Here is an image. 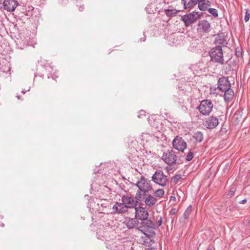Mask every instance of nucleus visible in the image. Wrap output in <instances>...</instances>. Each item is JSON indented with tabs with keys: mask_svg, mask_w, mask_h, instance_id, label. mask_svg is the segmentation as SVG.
<instances>
[{
	"mask_svg": "<svg viewBox=\"0 0 250 250\" xmlns=\"http://www.w3.org/2000/svg\"><path fill=\"white\" fill-rule=\"evenodd\" d=\"M182 2L185 9L191 8L196 5L193 0H182Z\"/></svg>",
	"mask_w": 250,
	"mask_h": 250,
	"instance_id": "nucleus-20",
	"label": "nucleus"
},
{
	"mask_svg": "<svg viewBox=\"0 0 250 250\" xmlns=\"http://www.w3.org/2000/svg\"><path fill=\"white\" fill-rule=\"evenodd\" d=\"M247 202V200L246 199H243L241 201V204H245Z\"/></svg>",
	"mask_w": 250,
	"mask_h": 250,
	"instance_id": "nucleus-37",
	"label": "nucleus"
},
{
	"mask_svg": "<svg viewBox=\"0 0 250 250\" xmlns=\"http://www.w3.org/2000/svg\"><path fill=\"white\" fill-rule=\"evenodd\" d=\"M122 202L124 203L126 208H135L138 203V202L135 200L132 197L124 195L122 198Z\"/></svg>",
	"mask_w": 250,
	"mask_h": 250,
	"instance_id": "nucleus-9",
	"label": "nucleus"
},
{
	"mask_svg": "<svg viewBox=\"0 0 250 250\" xmlns=\"http://www.w3.org/2000/svg\"><path fill=\"white\" fill-rule=\"evenodd\" d=\"M219 124L218 119L214 116L207 118L205 122V126L208 129H213L216 127Z\"/></svg>",
	"mask_w": 250,
	"mask_h": 250,
	"instance_id": "nucleus-13",
	"label": "nucleus"
},
{
	"mask_svg": "<svg viewBox=\"0 0 250 250\" xmlns=\"http://www.w3.org/2000/svg\"><path fill=\"white\" fill-rule=\"evenodd\" d=\"M179 11L176 9H167L165 10L166 14L169 17H172L177 14Z\"/></svg>",
	"mask_w": 250,
	"mask_h": 250,
	"instance_id": "nucleus-22",
	"label": "nucleus"
},
{
	"mask_svg": "<svg viewBox=\"0 0 250 250\" xmlns=\"http://www.w3.org/2000/svg\"><path fill=\"white\" fill-rule=\"evenodd\" d=\"M213 106V104L211 101L206 99L201 102L197 108L201 114L204 115H208L211 112Z\"/></svg>",
	"mask_w": 250,
	"mask_h": 250,
	"instance_id": "nucleus-4",
	"label": "nucleus"
},
{
	"mask_svg": "<svg viewBox=\"0 0 250 250\" xmlns=\"http://www.w3.org/2000/svg\"><path fill=\"white\" fill-rule=\"evenodd\" d=\"M202 0H193V1H194V3H195V4L196 5L197 4H198L200 1H201Z\"/></svg>",
	"mask_w": 250,
	"mask_h": 250,
	"instance_id": "nucleus-38",
	"label": "nucleus"
},
{
	"mask_svg": "<svg viewBox=\"0 0 250 250\" xmlns=\"http://www.w3.org/2000/svg\"><path fill=\"white\" fill-rule=\"evenodd\" d=\"M208 12L215 17H217L218 16V11L215 8H208Z\"/></svg>",
	"mask_w": 250,
	"mask_h": 250,
	"instance_id": "nucleus-26",
	"label": "nucleus"
},
{
	"mask_svg": "<svg viewBox=\"0 0 250 250\" xmlns=\"http://www.w3.org/2000/svg\"><path fill=\"white\" fill-rule=\"evenodd\" d=\"M231 84L228 78L223 77L220 78L218 82V88L219 90L223 93L225 90L230 87Z\"/></svg>",
	"mask_w": 250,
	"mask_h": 250,
	"instance_id": "nucleus-11",
	"label": "nucleus"
},
{
	"mask_svg": "<svg viewBox=\"0 0 250 250\" xmlns=\"http://www.w3.org/2000/svg\"><path fill=\"white\" fill-rule=\"evenodd\" d=\"M193 138L197 142H201L203 141L204 138L203 134L200 131H197L194 133Z\"/></svg>",
	"mask_w": 250,
	"mask_h": 250,
	"instance_id": "nucleus-21",
	"label": "nucleus"
},
{
	"mask_svg": "<svg viewBox=\"0 0 250 250\" xmlns=\"http://www.w3.org/2000/svg\"><path fill=\"white\" fill-rule=\"evenodd\" d=\"M136 186L140 191L144 193L147 192L152 189L151 182L147 179L142 176L137 183Z\"/></svg>",
	"mask_w": 250,
	"mask_h": 250,
	"instance_id": "nucleus-6",
	"label": "nucleus"
},
{
	"mask_svg": "<svg viewBox=\"0 0 250 250\" xmlns=\"http://www.w3.org/2000/svg\"><path fill=\"white\" fill-rule=\"evenodd\" d=\"M162 159L167 164L171 165L176 162V156L172 150H170L166 153H164L162 156Z\"/></svg>",
	"mask_w": 250,
	"mask_h": 250,
	"instance_id": "nucleus-10",
	"label": "nucleus"
},
{
	"mask_svg": "<svg viewBox=\"0 0 250 250\" xmlns=\"http://www.w3.org/2000/svg\"><path fill=\"white\" fill-rule=\"evenodd\" d=\"M146 116V111L145 110H141L138 115V118H141Z\"/></svg>",
	"mask_w": 250,
	"mask_h": 250,
	"instance_id": "nucleus-32",
	"label": "nucleus"
},
{
	"mask_svg": "<svg viewBox=\"0 0 250 250\" xmlns=\"http://www.w3.org/2000/svg\"><path fill=\"white\" fill-rule=\"evenodd\" d=\"M248 224L250 225V219L248 221Z\"/></svg>",
	"mask_w": 250,
	"mask_h": 250,
	"instance_id": "nucleus-41",
	"label": "nucleus"
},
{
	"mask_svg": "<svg viewBox=\"0 0 250 250\" xmlns=\"http://www.w3.org/2000/svg\"><path fill=\"white\" fill-rule=\"evenodd\" d=\"M210 25L206 20L200 21L198 24V30L202 32H208L210 31Z\"/></svg>",
	"mask_w": 250,
	"mask_h": 250,
	"instance_id": "nucleus-16",
	"label": "nucleus"
},
{
	"mask_svg": "<svg viewBox=\"0 0 250 250\" xmlns=\"http://www.w3.org/2000/svg\"><path fill=\"white\" fill-rule=\"evenodd\" d=\"M249 19H250V15H249V14H247V13H246V15L245 16V19H244L245 21H248Z\"/></svg>",
	"mask_w": 250,
	"mask_h": 250,
	"instance_id": "nucleus-34",
	"label": "nucleus"
},
{
	"mask_svg": "<svg viewBox=\"0 0 250 250\" xmlns=\"http://www.w3.org/2000/svg\"><path fill=\"white\" fill-rule=\"evenodd\" d=\"M182 178L180 175H176L173 177V181L174 183H177L179 180Z\"/></svg>",
	"mask_w": 250,
	"mask_h": 250,
	"instance_id": "nucleus-31",
	"label": "nucleus"
},
{
	"mask_svg": "<svg viewBox=\"0 0 250 250\" xmlns=\"http://www.w3.org/2000/svg\"><path fill=\"white\" fill-rule=\"evenodd\" d=\"M124 203L116 202L112 207V213L115 214H123L127 211Z\"/></svg>",
	"mask_w": 250,
	"mask_h": 250,
	"instance_id": "nucleus-12",
	"label": "nucleus"
},
{
	"mask_svg": "<svg viewBox=\"0 0 250 250\" xmlns=\"http://www.w3.org/2000/svg\"><path fill=\"white\" fill-rule=\"evenodd\" d=\"M144 201L146 206L152 207L154 205L157 201L156 198L150 194H144Z\"/></svg>",
	"mask_w": 250,
	"mask_h": 250,
	"instance_id": "nucleus-17",
	"label": "nucleus"
},
{
	"mask_svg": "<svg viewBox=\"0 0 250 250\" xmlns=\"http://www.w3.org/2000/svg\"><path fill=\"white\" fill-rule=\"evenodd\" d=\"M165 193V191L163 189H159L155 190L154 192V195L159 198L162 197Z\"/></svg>",
	"mask_w": 250,
	"mask_h": 250,
	"instance_id": "nucleus-25",
	"label": "nucleus"
},
{
	"mask_svg": "<svg viewBox=\"0 0 250 250\" xmlns=\"http://www.w3.org/2000/svg\"><path fill=\"white\" fill-rule=\"evenodd\" d=\"M218 91H219V88H218V87H211L210 88V94H215V95L219 94L220 93H219Z\"/></svg>",
	"mask_w": 250,
	"mask_h": 250,
	"instance_id": "nucleus-27",
	"label": "nucleus"
},
{
	"mask_svg": "<svg viewBox=\"0 0 250 250\" xmlns=\"http://www.w3.org/2000/svg\"><path fill=\"white\" fill-rule=\"evenodd\" d=\"M137 229L150 238L155 236V233L152 230L155 229L154 222L150 220L146 219L141 221Z\"/></svg>",
	"mask_w": 250,
	"mask_h": 250,
	"instance_id": "nucleus-1",
	"label": "nucleus"
},
{
	"mask_svg": "<svg viewBox=\"0 0 250 250\" xmlns=\"http://www.w3.org/2000/svg\"><path fill=\"white\" fill-rule=\"evenodd\" d=\"M22 92L23 93V94H25V92L24 91H22Z\"/></svg>",
	"mask_w": 250,
	"mask_h": 250,
	"instance_id": "nucleus-43",
	"label": "nucleus"
},
{
	"mask_svg": "<svg viewBox=\"0 0 250 250\" xmlns=\"http://www.w3.org/2000/svg\"><path fill=\"white\" fill-rule=\"evenodd\" d=\"M172 145L173 147L182 152L187 147V144L185 141L181 138L179 136H176L172 142Z\"/></svg>",
	"mask_w": 250,
	"mask_h": 250,
	"instance_id": "nucleus-7",
	"label": "nucleus"
},
{
	"mask_svg": "<svg viewBox=\"0 0 250 250\" xmlns=\"http://www.w3.org/2000/svg\"><path fill=\"white\" fill-rule=\"evenodd\" d=\"M201 15L198 12H192L188 14L183 16L181 20L183 21L186 27L188 26L190 24L195 22L200 18Z\"/></svg>",
	"mask_w": 250,
	"mask_h": 250,
	"instance_id": "nucleus-5",
	"label": "nucleus"
},
{
	"mask_svg": "<svg viewBox=\"0 0 250 250\" xmlns=\"http://www.w3.org/2000/svg\"><path fill=\"white\" fill-rule=\"evenodd\" d=\"M235 54L237 57L242 58L243 56L242 49L241 48H237Z\"/></svg>",
	"mask_w": 250,
	"mask_h": 250,
	"instance_id": "nucleus-28",
	"label": "nucleus"
},
{
	"mask_svg": "<svg viewBox=\"0 0 250 250\" xmlns=\"http://www.w3.org/2000/svg\"><path fill=\"white\" fill-rule=\"evenodd\" d=\"M162 219L161 217H160L159 219L157 221V222L156 223L154 222L155 229H158V227H160L162 225Z\"/></svg>",
	"mask_w": 250,
	"mask_h": 250,
	"instance_id": "nucleus-29",
	"label": "nucleus"
},
{
	"mask_svg": "<svg viewBox=\"0 0 250 250\" xmlns=\"http://www.w3.org/2000/svg\"><path fill=\"white\" fill-rule=\"evenodd\" d=\"M193 156V152L191 151H189L187 156L186 160L188 161H190V160H191L192 159Z\"/></svg>",
	"mask_w": 250,
	"mask_h": 250,
	"instance_id": "nucleus-30",
	"label": "nucleus"
},
{
	"mask_svg": "<svg viewBox=\"0 0 250 250\" xmlns=\"http://www.w3.org/2000/svg\"><path fill=\"white\" fill-rule=\"evenodd\" d=\"M152 180L155 184L163 187H166L168 183L167 176L160 170H157L152 175Z\"/></svg>",
	"mask_w": 250,
	"mask_h": 250,
	"instance_id": "nucleus-3",
	"label": "nucleus"
},
{
	"mask_svg": "<svg viewBox=\"0 0 250 250\" xmlns=\"http://www.w3.org/2000/svg\"><path fill=\"white\" fill-rule=\"evenodd\" d=\"M18 5L16 0H4L3 2L4 9L9 12L15 11Z\"/></svg>",
	"mask_w": 250,
	"mask_h": 250,
	"instance_id": "nucleus-15",
	"label": "nucleus"
},
{
	"mask_svg": "<svg viewBox=\"0 0 250 250\" xmlns=\"http://www.w3.org/2000/svg\"><path fill=\"white\" fill-rule=\"evenodd\" d=\"M150 120H151L150 119H149L148 121L150 122Z\"/></svg>",
	"mask_w": 250,
	"mask_h": 250,
	"instance_id": "nucleus-45",
	"label": "nucleus"
},
{
	"mask_svg": "<svg viewBox=\"0 0 250 250\" xmlns=\"http://www.w3.org/2000/svg\"><path fill=\"white\" fill-rule=\"evenodd\" d=\"M135 210V217L141 221L147 219L148 213L146 208L136 207Z\"/></svg>",
	"mask_w": 250,
	"mask_h": 250,
	"instance_id": "nucleus-8",
	"label": "nucleus"
},
{
	"mask_svg": "<svg viewBox=\"0 0 250 250\" xmlns=\"http://www.w3.org/2000/svg\"><path fill=\"white\" fill-rule=\"evenodd\" d=\"M211 5V2L208 0H202L198 3L199 9L201 11H205L208 7Z\"/></svg>",
	"mask_w": 250,
	"mask_h": 250,
	"instance_id": "nucleus-18",
	"label": "nucleus"
},
{
	"mask_svg": "<svg viewBox=\"0 0 250 250\" xmlns=\"http://www.w3.org/2000/svg\"><path fill=\"white\" fill-rule=\"evenodd\" d=\"M145 41H146V37H144L143 38H141L140 39V42H145Z\"/></svg>",
	"mask_w": 250,
	"mask_h": 250,
	"instance_id": "nucleus-36",
	"label": "nucleus"
},
{
	"mask_svg": "<svg viewBox=\"0 0 250 250\" xmlns=\"http://www.w3.org/2000/svg\"><path fill=\"white\" fill-rule=\"evenodd\" d=\"M231 194H233V193H234V192H233V191H231Z\"/></svg>",
	"mask_w": 250,
	"mask_h": 250,
	"instance_id": "nucleus-42",
	"label": "nucleus"
},
{
	"mask_svg": "<svg viewBox=\"0 0 250 250\" xmlns=\"http://www.w3.org/2000/svg\"><path fill=\"white\" fill-rule=\"evenodd\" d=\"M124 223L126 225V227L129 229L133 228H136L137 229V227L140 226L139 225V222L136 217L134 218L125 217V218Z\"/></svg>",
	"mask_w": 250,
	"mask_h": 250,
	"instance_id": "nucleus-14",
	"label": "nucleus"
},
{
	"mask_svg": "<svg viewBox=\"0 0 250 250\" xmlns=\"http://www.w3.org/2000/svg\"><path fill=\"white\" fill-rule=\"evenodd\" d=\"M209 54L212 62L221 64L224 63V57L222 46H217L212 48L210 51Z\"/></svg>",
	"mask_w": 250,
	"mask_h": 250,
	"instance_id": "nucleus-2",
	"label": "nucleus"
},
{
	"mask_svg": "<svg viewBox=\"0 0 250 250\" xmlns=\"http://www.w3.org/2000/svg\"><path fill=\"white\" fill-rule=\"evenodd\" d=\"M145 250H153L152 248H147L145 249Z\"/></svg>",
	"mask_w": 250,
	"mask_h": 250,
	"instance_id": "nucleus-39",
	"label": "nucleus"
},
{
	"mask_svg": "<svg viewBox=\"0 0 250 250\" xmlns=\"http://www.w3.org/2000/svg\"><path fill=\"white\" fill-rule=\"evenodd\" d=\"M1 226H2V227H4V224H1Z\"/></svg>",
	"mask_w": 250,
	"mask_h": 250,
	"instance_id": "nucleus-44",
	"label": "nucleus"
},
{
	"mask_svg": "<svg viewBox=\"0 0 250 250\" xmlns=\"http://www.w3.org/2000/svg\"><path fill=\"white\" fill-rule=\"evenodd\" d=\"M224 92V99L226 102L229 103L233 99L234 96V92L230 88V87L227 90H225Z\"/></svg>",
	"mask_w": 250,
	"mask_h": 250,
	"instance_id": "nucleus-19",
	"label": "nucleus"
},
{
	"mask_svg": "<svg viewBox=\"0 0 250 250\" xmlns=\"http://www.w3.org/2000/svg\"><path fill=\"white\" fill-rule=\"evenodd\" d=\"M191 211L192 207L190 205L187 208L185 211L184 212L183 217L185 219H188L189 218V216L191 214Z\"/></svg>",
	"mask_w": 250,
	"mask_h": 250,
	"instance_id": "nucleus-23",
	"label": "nucleus"
},
{
	"mask_svg": "<svg viewBox=\"0 0 250 250\" xmlns=\"http://www.w3.org/2000/svg\"><path fill=\"white\" fill-rule=\"evenodd\" d=\"M144 238L145 240L144 241V243L145 244H147L148 245H152V244L154 243L153 238L155 236H153L151 238L149 237L148 236L145 235Z\"/></svg>",
	"mask_w": 250,
	"mask_h": 250,
	"instance_id": "nucleus-24",
	"label": "nucleus"
},
{
	"mask_svg": "<svg viewBox=\"0 0 250 250\" xmlns=\"http://www.w3.org/2000/svg\"><path fill=\"white\" fill-rule=\"evenodd\" d=\"M17 98H18V99H20V96H17Z\"/></svg>",
	"mask_w": 250,
	"mask_h": 250,
	"instance_id": "nucleus-40",
	"label": "nucleus"
},
{
	"mask_svg": "<svg viewBox=\"0 0 250 250\" xmlns=\"http://www.w3.org/2000/svg\"><path fill=\"white\" fill-rule=\"evenodd\" d=\"M233 119L238 120V115L234 114L233 116Z\"/></svg>",
	"mask_w": 250,
	"mask_h": 250,
	"instance_id": "nucleus-35",
	"label": "nucleus"
},
{
	"mask_svg": "<svg viewBox=\"0 0 250 250\" xmlns=\"http://www.w3.org/2000/svg\"><path fill=\"white\" fill-rule=\"evenodd\" d=\"M136 198L138 200H140L142 198V194L140 192H137L136 195Z\"/></svg>",
	"mask_w": 250,
	"mask_h": 250,
	"instance_id": "nucleus-33",
	"label": "nucleus"
},
{
	"mask_svg": "<svg viewBox=\"0 0 250 250\" xmlns=\"http://www.w3.org/2000/svg\"><path fill=\"white\" fill-rule=\"evenodd\" d=\"M207 250H210V249H208Z\"/></svg>",
	"mask_w": 250,
	"mask_h": 250,
	"instance_id": "nucleus-46",
	"label": "nucleus"
}]
</instances>
